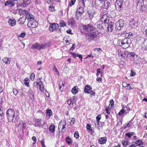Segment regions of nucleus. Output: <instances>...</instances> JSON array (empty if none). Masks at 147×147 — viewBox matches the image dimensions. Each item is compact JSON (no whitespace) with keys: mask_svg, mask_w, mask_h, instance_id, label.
Wrapping results in <instances>:
<instances>
[{"mask_svg":"<svg viewBox=\"0 0 147 147\" xmlns=\"http://www.w3.org/2000/svg\"><path fill=\"white\" fill-rule=\"evenodd\" d=\"M76 1V0H71V2L69 3V5L70 6H72L74 5Z\"/></svg>","mask_w":147,"mask_h":147,"instance_id":"nucleus-53","label":"nucleus"},{"mask_svg":"<svg viewBox=\"0 0 147 147\" xmlns=\"http://www.w3.org/2000/svg\"><path fill=\"white\" fill-rule=\"evenodd\" d=\"M102 69H98L97 70V73L96 74V76L97 77L100 76L102 77Z\"/></svg>","mask_w":147,"mask_h":147,"instance_id":"nucleus-29","label":"nucleus"},{"mask_svg":"<svg viewBox=\"0 0 147 147\" xmlns=\"http://www.w3.org/2000/svg\"><path fill=\"white\" fill-rule=\"evenodd\" d=\"M39 89L41 91H43L44 90V87L42 84V83L39 84Z\"/></svg>","mask_w":147,"mask_h":147,"instance_id":"nucleus-42","label":"nucleus"},{"mask_svg":"<svg viewBox=\"0 0 147 147\" xmlns=\"http://www.w3.org/2000/svg\"><path fill=\"white\" fill-rule=\"evenodd\" d=\"M15 3L13 1H7L6 2L5 5H8L9 6H12L14 5Z\"/></svg>","mask_w":147,"mask_h":147,"instance_id":"nucleus-25","label":"nucleus"},{"mask_svg":"<svg viewBox=\"0 0 147 147\" xmlns=\"http://www.w3.org/2000/svg\"><path fill=\"white\" fill-rule=\"evenodd\" d=\"M142 47L145 50H147V39L145 40L143 42Z\"/></svg>","mask_w":147,"mask_h":147,"instance_id":"nucleus-26","label":"nucleus"},{"mask_svg":"<svg viewBox=\"0 0 147 147\" xmlns=\"http://www.w3.org/2000/svg\"><path fill=\"white\" fill-rule=\"evenodd\" d=\"M125 113L126 114L127 113V111L125 109H122L118 113L119 115H121Z\"/></svg>","mask_w":147,"mask_h":147,"instance_id":"nucleus-31","label":"nucleus"},{"mask_svg":"<svg viewBox=\"0 0 147 147\" xmlns=\"http://www.w3.org/2000/svg\"><path fill=\"white\" fill-rule=\"evenodd\" d=\"M58 27V25L57 24L53 23L51 24L49 28V30L51 32H53L57 30Z\"/></svg>","mask_w":147,"mask_h":147,"instance_id":"nucleus-14","label":"nucleus"},{"mask_svg":"<svg viewBox=\"0 0 147 147\" xmlns=\"http://www.w3.org/2000/svg\"><path fill=\"white\" fill-rule=\"evenodd\" d=\"M59 86V89L61 91H62L64 87V84H63V81L60 83Z\"/></svg>","mask_w":147,"mask_h":147,"instance_id":"nucleus-32","label":"nucleus"},{"mask_svg":"<svg viewBox=\"0 0 147 147\" xmlns=\"http://www.w3.org/2000/svg\"><path fill=\"white\" fill-rule=\"evenodd\" d=\"M35 75L34 73H32L30 75V79L32 81L35 78Z\"/></svg>","mask_w":147,"mask_h":147,"instance_id":"nucleus-41","label":"nucleus"},{"mask_svg":"<svg viewBox=\"0 0 147 147\" xmlns=\"http://www.w3.org/2000/svg\"><path fill=\"white\" fill-rule=\"evenodd\" d=\"M75 119L74 118H72L71 120V121L70 124L71 125H73L74 124V122Z\"/></svg>","mask_w":147,"mask_h":147,"instance_id":"nucleus-60","label":"nucleus"},{"mask_svg":"<svg viewBox=\"0 0 147 147\" xmlns=\"http://www.w3.org/2000/svg\"><path fill=\"white\" fill-rule=\"evenodd\" d=\"M122 86L124 87H126L127 86L130 85L129 84H127L125 82H123L122 83Z\"/></svg>","mask_w":147,"mask_h":147,"instance_id":"nucleus-59","label":"nucleus"},{"mask_svg":"<svg viewBox=\"0 0 147 147\" xmlns=\"http://www.w3.org/2000/svg\"><path fill=\"white\" fill-rule=\"evenodd\" d=\"M66 26V24L65 22H64L63 20H61L60 22L59 23V26L60 27H63Z\"/></svg>","mask_w":147,"mask_h":147,"instance_id":"nucleus-37","label":"nucleus"},{"mask_svg":"<svg viewBox=\"0 0 147 147\" xmlns=\"http://www.w3.org/2000/svg\"><path fill=\"white\" fill-rule=\"evenodd\" d=\"M0 115H3L4 113L3 112V108L0 106Z\"/></svg>","mask_w":147,"mask_h":147,"instance_id":"nucleus-50","label":"nucleus"},{"mask_svg":"<svg viewBox=\"0 0 147 147\" xmlns=\"http://www.w3.org/2000/svg\"><path fill=\"white\" fill-rule=\"evenodd\" d=\"M68 25L71 26H74L75 25V22L73 18L70 19L68 21Z\"/></svg>","mask_w":147,"mask_h":147,"instance_id":"nucleus-19","label":"nucleus"},{"mask_svg":"<svg viewBox=\"0 0 147 147\" xmlns=\"http://www.w3.org/2000/svg\"><path fill=\"white\" fill-rule=\"evenodd\" d=\"M26 35V33L25 32H24L23 33H22L20 35V37H21L23 38Z\"/></svg>","mask_w":147,"mask_h":147,"instance_id":"nucleus-58","label":"nucleus"},{"mask_svg":"<svg viewBox=\"0 0 147 147\" xmlns=\"http://www.w3.org/2000/svg\"><path fill=\"white\" fill-rule=\"evenodd\" d=\"M33 16L30 13H27L26 18L28 19V20H34V19Z\"/></svg>","mask_w":147,"mask_h":147,"instance_id":"nucleus-27","label":"nucleus"},{"mask_svg":"<svg viewBox=\"0 0 147 147\" xmlns=\"http://www.w3.org/2000/svg\"><path fill=\"white\" fill-rule=\"evenodd\" d=\"M128 143V142L127 141H123L122 142V144L123 146H126Z\"/></svg>","mask_w":147,"mask_h":147,"instance_id":"nucleus-46","label":"nucleus"},{"mask_svg":"<svg viewBox=\"0 0 147 147\" xmlns=\"http://www.w3.org/2000/svg\"><path fill=\"white\" fill-rule=\"evenodd\" d=\"M144 1L143 0H139L137 4V7L140 10L142 11L146 9L145 6H144Z\"/></svg>","mask_w":147,"mask_h":147,"instance_id":"nucleus-7","label":"nucleus"},{"mask_svg":"<svg viewBox=\"0 0 147 147\" xmlns=\"http://www.w3.org/2000/svg\"><path fill=\"white\" fill-rule=\"evenodd\" d=\"M2 60L3 62L5 64H9L11 61V58L5 57L3 58Z\"/></svg>","mask_w":147,"mask_h":147,"instance_id":"nucleus-20","label":"nucleus"},{"mask_svg":"<svg viewBox=\"0 0 147 147\" xmlns=\"http://www.w3.org/2000/svg\"><path fill=\"white\" fill-rule=\"evenodd\" d=\"M26 20V18L24 17H22L19 20V21L20 22V24H24Z\"/></svg>","mask_w":147,"mask_h":147,"instance_id":"nucleus-34","label":"nucleus"},{"mask_svg":"<svg viewBox=\"0 0 147 147\" xmlns=\"http://www.w3.org/2000/svg\"><path fill=\"white\" fill-rule=\"evenodd\" d=\"M66 32L68 34H72V33H71V29H69L67 30Z\"/></svg>","mask_w":147,"mask_h":147,"instance_id":"nucleus-64","label":"nucleus"},{"mask_svg":"<svg viewBox=\"0 0 147 147\" xmlns=\"http://www.w3.org/2000/svg\"><path fill=\"white\" fill-rule=\"evenodd\" d=\"M70 53L72 55V56L74 58H76V57L77 56V54H76L75 53L70 52Z\"/></svg>","mask_w":147,"mask_h":147,"instance_id":"nucleus-49","label":"nucleus"},{"mask_svg":"<svg viewBox=\"0 0 147 147\" xmlns=\"http://www.w3.org/2000/svg\"><path fill=\"white\" fill-rule=\"evenodd\" d=\"M55 126L54 125H51L49 126V129L50 131L54 133L55 131Z\"/></svg>","mask_w":147,"mask_h":147,"instance_id":"nucleus-30","label":"nucleus"},{"mask_svg":"<svg viewBox=\"0 0 147 147\" xmlns=\"http://www.w3.org/2000/svg\"><path fill=\"white\" fill-rule=\"evenodd\" d=\"M131 73L130 74L131 76H134L136 75V73L134 72L132 70H131Z\"/></svg>","mask_w":147,"mask_h":147,"instance_id":"nucleus-54","label":"nucleus"},{"mask_svg":"<svg viewBox=\"0 0 147 147\" xmlns=\"http://www.w3.org/2000/svg\"><path fill=\"white\" fill-rule=\"evenodd\" d=\"M113 23L111 21L109 22L108 24H107L105 25V26H107V30L110 32L112 31V30L113 29Z\"/></svg>","mask_w":147,"mask_h":147,"instance_id":"nucleus-13","label":"nucleus"},{"mask_svg":"<svg viewBox=\"0 0 147 147\" xmlns=\"http://www.w3.org/2000/svg\"><path fill=\"white\" fill-rule=\"evenodd\" d=\"M88 13L89 14V17L90 18H92L95 14V12L94 11H89Z\"/></svg>","mask_w":147,"mask_h":147,"instance_id":"nucleus-35","label":"nucleus"},{"mask_svg":"<svg viewBox=\"0 0 147 147\" xmlns=\"http://www.w3.org/2000/svg\"><path fill=\"white\" fill-rule=\"evenodd\" d=\"M41 119H35V126H36L40 127L41 125Z\"/></svg>","mask_w":147,"mask_h":147,"instance_id":"nucleus-22","label":"nucleus"},{"mask_svg":"<svg viewBox=\"0 0 147 147\" xmlns=\"http://www.w3.org/2000/svg\"><path fill=\"white\" fill-rule=\"evenodd\" d=\"M39 84L38 82H35L34 83V84H33V87L34 88V87H36L37 86H38V85Z\"/></svg>","mask_w":147,"mask_h":147,"instance_id":"nucleus-56","label":"nucleus"},{"mask_svg":"<svg viewBox=\"0 0 147 147\" xmlns=\"http://www.w3.org/2000/svg\"><path fill=\"white\" fill-rule=\"evenodd\" d=\"M84 10L83 8L80 5L78 6L77 9L75 13V16L77 15H79V16H81V15L84 13Z\"/></svg>","mask_w":147,"mask_h":147,"instance_id":"nucleus-11","label":"nucleus"},{"mask_svg":"<svg viewBox=\"0 0 147 147\" xmlns=\"http://www.w3.org/2000/svg\"><path fill=\"white\" fill-rule=\"evenodd\" d=\"M46 47V44L40 45L38 43H35L33 45L32 48L33 49H44Z\"/></svg>","mask_w":147,"mask_h":147,"instance_id":"nucleus-6","label":"nucleus"},{"mask_svg":"<svg viewBox=\"0 0 147 147\" xmlns=\"http://www.w3.org/2000/svg\"><path fill=\"white\" fill-rule=\"evenodd\" d=\"M101 118V115L99 114L97 115L96 117V121H99L100 119Z\"/></svg>","mask_w":147,"mask_h":147,"instance_id":"nucleus-52","label":"nucleus"},{"mask_svg":"<svg viewBox=\"0 0 147 147\" xmlns=\"http://www.w3.org/2000/svg\"><path fill=\"white\" fill-rule=\"evenodd\" d=\"M49 9L51 11H53L55 10L54 7L52 6H50L49 7Z\"/></svg>","mask_w":147,"mask_h":147,"instance_id":"nucleus-55","label":"nucleus"},{"mask_svg":"<svg viewBox=\"0 0 147 147\" xmlns=\"http://www.w3.org/2000/svg\"><path fill=\"white\" fill-rule=\"evenodd\" d=\"M106 113L108 114H110V110L109 109H108V108H106Z\"/></svg>","mask_w":147,"mask_h":147,"instance_id":"nucleus-61","label":"nucleus"},{"mask_svg":"<svg viewBox=\"0 0 147 147\" xmlns=\"http://www.w3.org/2000/svg\"><path fill=\"white\" fill-rule=\"evenodd\" d=\"M7 117L8 121L11 122L15 116V111L11 109H9L6 112Z\"/></svg>","mask_w":147,"mask_h":147,"instance_id":"nucleus-2","label":"nucleus"},{"mask_svg":"<svg viewBox=\"0 0 147 147\" xmlns=\"http://www.w3.org/2000/svg\"><path fill=\"white\" fill-rule=\"evenodd\" d=\"M136 144L138 146H139L142 144V141L140 140H138L137 141H136Z\"/></svg>","mask_w":147,"mask_h":147,"instance_id":"nucleus-45","label":"nucleus"},{"mask_svg":"<svg viewBox=\"0 0 147 147\" xmlns=\"http://www.w3.org/2000/svg\"><path fill=\"white\" fill-rule=\"evenodd\" d=\"M103 24L102 23L101 21H99L96 23V27L98 29H102L103 28Z\"/></svg>","mask_w":147,"mask_h":147,"instance_id":"nucleus-21","label":"nucleus"},{"mask_svg":"<svg viewBox=\"0 0 147 147\" xmlns=\"http://www.w3.org/2000/svg\"><path fill=\"white\" fill-rule=\"evenodd\" d=\"M77 57H78L80 59L81 61H82V55H79L78 54H77Z\"/></svg>","mask_w":147,"mask_h":147,"instance_id":"nucleus-62","label":"nucleus"},{"mask_svg":"<svg viewBox=\"0 0 147 147\" xmlns=\"http://www.w3.org/2000/svg\"><path fill=\"white\" fill-rule=\"evenodd\" d=\"M75 48V45L74 44H73L72 45V47L70 49V50L72 51Z\"/></svg>","mask_w":147,"mask_h":147,"instance_id":"nucleus-63","label":"nucleus"},{"mask_svg":"<svg viewBox=\"0 0 147 147\" xmlns=\"http://www.w3.org/2000/svg\"><path fill=\"white\" fill-rule=\"evenodd\" d=\"M8 23L10 26H14L16 24V21L14 19H10L8 21Z\"/></svg>","mask_w":147,"mask_h":147,"instance_id":"nucleus-24","label":"nucleus"},{"mask_svg":"<svg viewBox=\"0 0 147 147\" xmlns=\"http://www.w3.org/2000/svg\"><path fill=\"white\" fill-rule=\"evenodd\" d=\"M101 21L102 23L104 22V23L106 24L109 23V19L108 18H107L106 15H104L101 18Z\"/></svg>","mask_w":147,"mask_h":147,"instance_id":"nucleus-16","label":"nucleus"},{"mask_svg":"<svg viewBox=\"0 0 147 147\" xmlns=\"http://www.w3.org/2000/svg\"><path fill=\"white\" fill-rule=\"evenodd\" d=\"M114 102L113 100H111L110 101V103L109 105V106H110V105H111V107H112L114 105Z\"/></svg>","mask_w":147,"mask_h":147,"instance_id":"nucleus-51","label":"nucleus"},{"mask_svg":"<svg viewBox=\"0 0 147 147\" xmlns=\"http://www.w3.org/2000/svg\"><path fill=\"white\" fill-rule=\"evenodd\" d=\"M103 4V7L107 9L109 6L110 3L108 1L106 0L104 1Z\"/></svg>","mask_w":147,"mask_h":147,"instance_id":"nucleus-23","label":"nucleus"},{"mask_svg":"<svg viewBox=\"0 0 147 147\" xmlns=\"http://www.w3.org/2000/svg\"><path fill=\"white\" fill-rule=\"evenodd\" d=\"M135 56L134 58L133 57V59H132L131 60H133L134 61V63L136 64L139 63V60L140 59V57L137 55H135Z\"/></svg>","mask_w":147,"mask_h":147,"instance_id":"nucleus-17","label":"nucleus"},{"mask_svg":"<svg viewBox=\"0 0 147 147\" xmlns=\"http://www.w3.org/2000/svg\"><path fill=\"white\" fill-rule=\"evenodd\" d=\"M86 36L87 40L89 41L92 40H96L97 37L95 33L92 32L87 33Z\"/></svg>","mask_w":147,"mask_h":147,"instance_id":"nucleus-3","label":"nucleus"},{"mask_svg":"<svg viewBox=\"0 0 147 147\" xmlns=\"http://www.w3.org/2000/svg\"><path fill=\"white\" fill-rule=\"evenodd\" d=\"M87 129L89 130V131H90L92 130V129L90 125L87 124L86 126Z\"/></svg>","mask_w":147,"mask_h":147,"instance_id":"nucleus-44","label":"nucleus"},{"mask_svg":"<svg viewBox=\"0 0 147 147\" xmlns=\"http://www.w3.org/2000/svg\"><path fill=\"white\" fill-rule=\"evenodd\" d=\"M124 24L123 21H120L117 22L116 23L115 28L118 30H121L124 27Z\"/></svg>","mask_w":147,"mask_h":147,"instance_id":"nucleus-8","label":"nucleus"},{"mask_svg":"<svg viewBox=\"0 0 147 147\" xmlns=\"http://www.w3.org/2000/svg\"><path fill=\"white\" fill-rule=\"evenodd\" d=\"M81 27L83 28L84 31L87 32L92 31L94 29V28L92 26L89 24L81 25Z\"/></svg>","mask_w":147,"mask_h":147,"instance_id":"nucleus-5","label":"nucleus"},{"mask_svg":"<svg viewBox=\"0 0 147 147\" xmlns=\"http://www.w3.org/2000/svg\"><path fill=\"white\" fill-rule=\"evenodd\" d=\"M136 55V54L133 52L129 54V56L130 57L131 60L133 59V57L134 58V56H135V55Z\"/></svg>","mask_w":147,"mask_h":147,"instance_id":"nucleus-39","label":"nucleus"},{"mask_svg":"<svg viewBox=\"0 0 147 147\" xmlns=\"http://www.w3.org/2000/svg\"><path fill=\"white\" fill-rule=\"evenodd\" d=\"M26 127V123L22 121H20L19 124L18 125V128L20 130L22 129L23 130Z\"/></svg>","mask_w":147,"mask_h":147,"instance_id":"nucleus-15","label":"nucleus"},{"mask_svg":"<svg viewBox=\"0 0 147 147\" xmlns=\"http://www.w3.org/2000/svg\"><path fill=\"white\" fill-rule=\"evenodd\" d=\"M67 102L68 104L70 106H72L73 105V104L74 103V101L71 100H69L67 101Z\"/></svg>","mask_w":147,"mask_h":147,"instance_id":"nucleus-40","label":"nucleus"},{"mask_svg":"<svg viewBox=\"0 0 147 147\" xmlns=\"http://www.w3.org/2000/svg\"><path fill=\"white\" fill-rule=\"evenodd\" d=\"M66 125V121L64 120H61L59 124L58 128L59 129V130L60 128H62L61 132L62 134H63L64 132L63 129L65 128Z\"/></svg>","mask_w":147,"mask_h":147,"instance_id":"nucleus-9","label":"nucleus"},{"mask_svg":"<svg viewBox=\"0 0 147 147\" xmlns=\"http://www.w3.org/2000/svg\"><path fill=\"white\" fill-rule=\"evenodd\" d=\"M66 142L68 144H71L72 142V140L69 137H67L65 138Z\"/></svg>","mask_w":147,"mask_h":147,"instance_id":"nucleus-36","label":"nucleus"},{"mask_svg":"<svg viewBox=\"0 0 147 147\" xmlns=\"http://www.w3.org/2000/svg\"><path fill=\"white\" fill-rule=\"evenodd\" d=\"M52 114V111L51 109H47V115L49 117H51Z\"/></svg>","mask_w":147,"mask_h":147,"instance_id":"nucleus-38","label":"nucleus"},{"mask_svg":"<svg viewBox=\"0 0 147 147\" xmlns=\"http://www.w3.org/2000/svg\"><path fill=\"white\" fill-rule=\"evenodd\" d=\"M29 79L27 78H25L24 80V84L28 87L29 86Z\"/></svg>","mask_w":147,"mask_h":147,"instance_id":"nucleus-33","label":"nucleus"},{"mask_svg":"<svg viewBox=\"0 0 147 147\" xmlns=\"http://www.w3.org/2000/svg\"><path fill=\"white\" fill-rule=\"evenodd\" d=\"M37 25L38 23L34 21V20H30L28 23V27L32 28H36Z\"/></svg>","mask_w":147,"mask_h":147,"instance_id":"nucleus-12","label":"nucleus"},{"mask_svg":"<svg viewBox=\"0 0 147 147\" xmlns=\"http://www.w3.org/2000/svg\"><path fill=\"white\" fill-rule=\"evenodd\" d=\"M84 91L85 93H91L92 95H94L95 93L92 90L91 87L89 85H87L84 88Z\"/></svg>","mask_w":147,"mask_h":147,"instance_id":"nucleus-10","label":"nucleus"},{"mask_svg":"<svg viewBox=\"0 0 147 147\" xmlns=\"http://www.w3.org/2000/svg\"><path fill=\"white\" fill-rule=\"evenodd\" d=\"M107 139L106 137L100 138L98 139V142L101 144H105L107 142Z\"/></svg>","mask_w":147,"mask_h":147,"instance_id":"nucleus-18","label":"nucleus"},{"mask_svg":"<svg viewBox=\"0 0 147 147\" xmlns=\"http://www.w3.org/2000/svg\"><path fill=\"white\" fill-rule=\"evenodd\" d=\"M74 137L76 138H79V134L77 131H76L74 134Z\"/></svg>","mask_w":147,"mask_h":147,"instance_id":"nucleus-48","label":"nucleus"},{"mask_svg":"<svg viewBox=\"0 0 147 147\" xmlns=\"http://www.w3.org/2000/svg\"><path fill=\"white\" fill-rule=\"evenodd\" d=\"M137 24L136 23H134V22L132 21L130 22V25L132 27L136 26H137Z\"/></svg>","mask_w":147,"mask_h":147,"instance_id":"nucleus-43","label":"nucleus"},{"mask_svg":"<svg viewBox=\"0 0 147 147\" xmlns=\"http://www.w3.org/2000/svg\"><path fill=\"white\" fill-rule=\"evenodd\" d=\"M123 5L122 0H117L115 3V6L117 10L119 11L121 10Z\"/></svg>","mask_w":147,"mask_h":147,"instance_id":"nucleus-4","label":"nucleus"},{"mask_svg":"<svg viewBox=\"0 0 147 147\" xmlns=\"http://www.w3.org/2000/svg\"><path fill=\"white\" fill-rule=\"evenodd\" d=\"M78 88L77 86L74 87L72 89L71 92L73 94H75L78 92Z\"/></svg>","mask_w":147,"mask_h":147,"instance_id":"nucleus-28","label":"nucleus"},{"mask_svg":"<svg viewBox=\"0 0 147 147\" xmlns=\"http://www.w3.org/2000/svg\"><path fill=\"white\" fill-rule=\"evenodd\" d=\"M133 34L131 33L122 34L118 40L119 45L124 49L128 48L131 43L130 38H132Z\"/></svg>","mask_w":147,"mask_h":147,"instance_id":"nucleus-1","label":"nucleus"},{"mask_svg":"<svg viewBox=\"0 0 147 147\" xmlns=\"http://www.w3.org/2000/svg\"><path fill=\"white\" fill-rule=\"evenodd\" d=\"M13 92L14 95H16L18 93V90L16 88L13 89Z\"/></svg>","mask_w":147,"mask_h":147,"instance_id":"nucleus-47","label":"nucleus"},{"mask_svg":"<svg viewBox=\"0 0 147 147\" xmlns=\"http://www.w3.org/2000/svg\"><path fill=\"white\" fill-rule=\"evenodd\" d=\"M98 77L96 78V80L98 81V82H101L102 81V79L101 78V77L100 76H98Z\"/></svg>","mask_w":147,"mask_h":147,"instance_id":"nucleus-57","label":"nucleus"}]
</instances>
